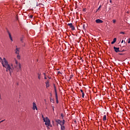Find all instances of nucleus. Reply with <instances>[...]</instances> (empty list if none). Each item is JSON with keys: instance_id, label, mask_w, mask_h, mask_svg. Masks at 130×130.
Returning a JSON list of instances; mask_svg holds the SVG:
<instances>
[{"instance_id": "1", "label": "nucleus", "mask_w": 130, "mask_h": 130, "mask_svg": "<svg viewBox=\"0 0 130 130\" xmlns=\"http://www.w3.org/2000/svg\"><path fill=\"white\" fill-rule=\"evenodd\" d=\"M0 62H2V64L4 67H5L7 69V72H10L11 74L12 69L10 67V65L8 64V61L5 58H4L3 60L0 57Z\"/></svg>"}, {"instance_id": "21", "label": "nucleus", "mask_w": 130, "mask_h": 130, "mask_svg": "<svg viewBox=\"0 0 130 130\" xmlns=\"http://www.w3.org/2000/svg\"><path fill=\"white\" fill-rule=\"evenodd\" d=\"M120 34L124 35L125 32H124V31H120Z\"/></svg>"}, {"instance_id": "24", "label": "nucleus", "mask_w": 130, "mask_h": 130, "mask_svg": "<svg viewBox=\"0 0 130 130\" xmlns=\"http://www.w3.org/2000/svg\"><path fill=\"white\" fill-rule=\"evenodd\" d=\"M116 20L115 19H114L113 20V23H116Z\"/></svg>"}, {"instance_id": "29", "label": "nucleus", "mask_w": 130, "mask_h": 130, "mask_svg": "<svg viewBox=\"0 0 130 130\" xmlns=\"http://www.w3.org/2000/svg\"><path fill=\"white\" fill-rule=\"evenodd\" d=\"M32 17H33V15H30V18H32Z\"/></svg>"}, {"instance_id": "42", "label": "nucleus", "mask_w": 130, "mask_h": 130, "mask_svg": "<svg viewBox=\"0 0 130 130\" xmlns=\"http://www.w3.org/2000/svg\"><path fill=\"white\" fill-rule=\"evenodd\" d=\"M52 101H53V100H51Z\"/></svg>"}, {"instance_id": "27", "label": "nucleus", "mask_w": 130, "mask_h": 130, "mask_svg": "<svg viewBox=\"0 0 130 130\" xmlns=\"http://www.w3.org/2000/svg\"><path fill=\"white\" fill-rule=\"evenodd\" d=\"M17 57H18V59H20V57L19 55H17Z\"/></svg>"}, {"instance_id": "18", "label": "nucleus", "mask_w": 130, "mask_h": 130, "mask_svg": "<svg viewBox=\"0 0 130 130\" xmlns=\"http://www.w3.org/2000/svg\"><path fill=\"white\" fill-rule=\"evenodd\" d=\"M64 123H65V120L64 119H63L61 124L62 125H64Z\"/></svg>"}, {"instance_id": "16", "label": "nucleus", "mask_w": 130, "mask_h": 130, "mask_svg": "<svg viewBox=\"0 0 130 130\" xmlns=\"http://www.w3.org/2000/svg\"><path fill=\"white\" fill-rule=\"evenodd\" d=\"M56 100V103L58 104L59 103L58 100V96H55Z\"/></svg>"}, {"instance_id": "9", "label": "nucleus", "mask_w": 130, "mask_h": 130, "mask_svg": "<svg viewBox=\"0 0 130 130\" xmlns=\"http://www.w3.org/2000/svg\"><path fill=\"white\" fill-rule=\"evenodd\" d=\"M54 90H55V96H58L56 88L55 86H54Z\"/></svg>"}, {"instance_id": "3", "label": "nucleus", "mask_w": 130, "mask_h": 130, "mask_svg": "<svg viewBox=\"0 0 130 130\" xmlns=\"http://www.w3.org/2000/svg\"><path fill=\"white\" fill-rule=\"evenodd\" d=\"M44 122H45V124L47 125H48L49 126H50V120L48 119V118H46V119H45L44 118L43 119Z\"/></svg>"}, {"instance_id": "26", "label": "nucleus", "mask_w": 130, "mask_h": 130, "mask_svg": "<svg viewBox=\"0 0 130 130\" xmlns=\"http://www.w3.org/2000/svg\"><path fill=\"white\" fill-rule=\"evenodd\" d=\"M127 43L130 44V38L128 40Z\"/></svg>"}, {"instance_id": "23", "label": "nucleus", "mask_w": 130, "mask_h": 130, "mask_svg": "<svg viewBox=\"0 0 130 130\" xmlns=\"http://www.w3.org/2000/svg\"><path fill=\"white\" fill-rule=\"evenodd\" d=\"M101 8V5H100L99 8H98V11H99Z\"/></svg>"}, {"instance_id": "20", "label": "nucleus", "mask_w": 130, "mask_h": 130, "mask_svg": "<svg viewBox=\"0 0 130 130\" xmlns=\"http://www.w3.org/2000/svg\"><path fill=\"white\" fill-rule=\"evenodd\" d=\"M23 38H24V37H22V38H20V41H21L22 43L23 42Z\"/></svg>"}, {"instance_id": "35", "label": "nucleus", "mask_w": 130, "mask_h": 130, "mask_svg": "<svg viewBox=\"0 0 130 130\" xmlns=\"http://www.w3.org/2000/svg\"><path fill=\"white\" fill-rule=\"evenodd\" d=\"M123 42H124V41H123V40H122L121 43H123Z\"/></svg>"}, {"instance_id": "38", "label": "nucleus", "mask_w": 130, "mask_h": 130, "mask_svg": "<svg viewBox=\"0 0 130 130\" xmlns=\"http://www.w3.org/2000/svg\"><path fill=\"white\" fill-rule=\"evenodd\" d=\"M82 59V58H81V57H80V59Z\"/></svg>"}, {"instance_id": "25", "label": "nucleus", "mask_w": 130, "mask_h": 130, "mask_svg": "<svg viewBox=\"0 0 130 130\" xmlns=\"http://www.w3.org/2000/svg\"><path fill=\"white\" fill-rule=\"evenodd\" d=\"M61 116L62 117V118L63 119L64 116L62 113L61 114Z\"/></svg>"}, {"instance_id": "15", "label": "nucleus", "mask_w": 130, "mask_h": 130, "mask_svg": "<svg viewBox=\"0 0 130 130\" xmlns=\"http://www.w3.org/2000/svg\"><path fill=\"white\" fill-rule=\"evenodd\" d=\"M106 118H107L106 115H105V116H104V118H103V120L104 121L106 120Z\"/></svg>"}, {"instance_id": "39", "label": "nucleus", "mask_w": 130, "mask_h": 130, "mask_svg": "<svg viewBox=\"0 0 130 130\" xmlns=\"http://www.w3.org/2000/svg\"><path fill=\"white\" fill-rule=\"evenodd\" d=\"M58 73H60V72H58Z\"/></svg>"}, {"instance_id": "10", "label": "nucleus", "mask_w": 130, "mask_h": 130, "mask_svg": "<svg viewBox=\"0 0 130 130\" xmlns=\"http://www.w3.org/2000/svg\"><path fill=\"white\" fill-rule=\"evenodd\" d=\"M38 79L39 80H40L41 79V72L38 73Z\"/></svg>"}, {"instance_id": "34", "label": "nucleus", "mask_w": 130, "mask_h": 130, "mask_svg": "<svg viewBox=\"0 0 130 130\" xmlns=\"http://www.w3.org/2000/svg\"><path fill=\"white\" fill-rule=\"evenodd\" d=\"M5 120H2V121H0V122H1V123H2V122H4Z\"/></svg>"}, {"instance_id": "30", "label": "nucleus", "mask_w": 130, "mask_h": 130, "mask_svg": "<svg viewBox=\"0 0 130 130\" xmlns=\"http://www.w3.org/2000/svg\"><path fill=\"white\" fill-rule=\"evenodd\" d=\"M80 91H81V92H82V93L84 92L83 91V90H82V89H81Z\"/></svg>"}, {"instance_id": "19", "label": "nucleus", "mask_w": 130, "mask_h": 130, "mask_svg": "<svg viewBox=\"0 0 130 130\" xmlns=\"http://www.w3.org/2000/svg\"><path fill=\"white\" fill-rule=\"evenodd\" d=\"M82 96L83 98H84V96H85V93H84V92H82Z\"/></svg>"}, {"instance_id": "11", "label": "nucleus", "mask_w": 130, "mask_h": 130, "mask_svg": "<svg viewBox=\"0 0 130 130\" xmlns=\"http://www.w3.org/2000/svg\"><path fill=\"white\" fill-rule=\"evenodd\" d=\"M116 42V38H115L114 39V40H113V42H112L111 44H114Z\"/></svg>"}, {"instance_id": "43", "label": "nucleus", "mask_w": 130, "mask_h": 130, "mask_svg": "<svg viewBox=\"0 0 130 130\" xmlns=\"http://www.w3.org/2000/svg\"><path fill=\"white\" fill-rule=\"evenodd\" d=\"M0 123H1V122H0Z\"/></svg>"}, {"instance_id": "17", "label": "nucleus", "mask_w": 130, "mask_h": 130, "mask_svg": "<svg viewBox=\"0 0 130 130\" xmlns=\"http://www.w3.org/2000/svg\"><path fill=\"white\" fill-rule=\"evenodd\" d=\"M83 29L86 30L85 24H83Z\"/></svg>"}, {"instance_id": "5", "label": "nucleus", "mask_w": 130, "mask_h": 130, "mask_svg": "<svg viewBox=\"0 0 130 130\" xmlns=\"http://www.w3.org/2000/svg\"><path fill=\"white\" fill-rule=\"evenodd\" d=\"M95 22L98 24L103 23V21L101 20V19H95Z\"/></svg>"}, {"instance_id": "22", "label": "nucleus", "mask_w": 130, "mask_h": 130, "mask_svg": "<svg viewBox=\"0 0 130 130\" xmlns=\"http://www.w3.org/2000/svg\"><path fill=\"white\" fill-rule=\"evenodd\" d=\"M8 34H9V36L10 38H12L11 35V34H10L9 32H8Z\"/></svg>"}, {"instance_id": "2", "label": "nucleus", "mask_w": 130, "mask_h": 130, "mask_svg": "<svg viewBox=\"0 0 130 130\" xmlns=\"http://www.w3.org/2000/svg\"><path fill=\"white\" fill-rule=\"evenodd\" d=\"M15 65L14 67L15 69L17 70V71H19L21 70V64L18 62V61L15 59L14 61Z\"/></svg>"}, {"instance_id": "7", "label": "nucleus", "mask_w": 130, "mask_h": 130, "mask_svg": "<svg viewBox=\"0 0 130 130\" xmlns=\"http://www.w3.org/2000/svg\"><path fill=\"white\" fill-rule=\"evenodd\" d=\"M114 50H115V52L117 53L120 52V51H119V48H116L115 47H114Z\"/></svg>"}, {"instance_id": "6", "label": "nucleus", "mask_w": 130, "mask_h": 130, "mask_svg": "<svg viewBox=\"0 0 130 130\" xmlns=\"http://www.w3.org/2000/svg\"><path fill=\"white\" fill-rule=\"evenodd\" d=\"M56 122L57 123L59 124L60 125V127H61V125H62V121H61L59 119H57V120H56Z\"/></svg>"}, {"instance_id": "37", "label": "nucleus", "mask_w": 130, "mask_h": 130, "mask_svg": "<svg viewBox=\"0 0 130 130\" xmlns=\"http://www.w3.org/2000/svg\"><path fill=\"white\" fill-rule=\"evenodd\" d=\"M44 78H45V79H47V78L46 77V76Z\"/></svg>"}, {"instance_id": "8", "label": "nucleus", "mask_w": 130, "mask_h": 130, "mask_svg": "<svg viewBox=\"0 0 130 130\" xmlns=\"http://www.w3.org/2000/svg\"><path fill=\"white\" fill-rule=\"evenodd\" d=\"M33 110H35L36 109L37 110H38L36 104L35 103H33Z\"/></svg>"}, {"instance_id": "12", "label": "nucleus", "mask_w": 130, "mask_h": 130, "mask_svg": "<svg viewBox=\"0 0 130 130\" xmlns=\"http://www.w3.org/2000/svg\"><path fill=\"white\" fill-rule=\"evenodd\" d=\"M61 130H66L65 126L64 125H61Z\"/></svg>"}, {"instance_id": "14", "label": "nucleus", "mask_w": 130, "mask_h": 130, "mask_svg": "<svg viewBox=\"0 0 130 130\" xmlns=\"http://www.w3.org/2000/svg\"><path fill=\"white\" fill-rule=\"evenodd\" d=\"M19 49L17 48L16 49V54H19Z\"/></svg>"}, {"instance_id": "33", "label": "nucleus", "mask_w": 130, "mask_h": 130, "mask_svg": "<svg viewBox=\"0 0 130 130\" xmlns=\"http://www.w3.org/2000/svg\"><path fill=\"white\" fill-rule=\"evenodd\" d=\"M110 3H112V0H110Z\"/></svg>"}, {"instance_id": "40", "label": "nucleus", "mask_w": 130, "mask_h": 130, "mask_svg": "<svg viewBox=\"0 0 130 130\" xmlns=\"http://www.w3.org/2000/svg\"><path fill=\"white\" fill-rule=\"evenodd\" d=\"M1 95H0V99H1Z\"/></svg>"}, {"instance_id": "13", "label": "nucleus", "mask_w": 130, "mask_h": 130, "mask_svg": "<svg viewBox=\"0 0 130 130\" xmlns=\"http://www.w3.org/2000/svg\"><path fill=\"white\" fill-rule=\"evenodd\" d=\"M49 81H47V82L46 83V86L47 87H49Z\"/></svg>"}, {"instance_id": "31", "label": "nucleus", "mask_w": 130, "mask_h": 130, "mask_svg": "<svg viewBox=\"0 0 130 130\" xmlns=\"http://www.w3.org/2000/svg\"><path fill=\"white\" fill-rule=\"evenodd\" d=\"M52 108H53V112H54V106H52Z\"/></svg>"}, {"instance_id": "32", "label": "nucleus", "mask_w": 130, "mask_h": 130, "mask_svg": "<svg viewBox=\"0 0 130 130\" xmlns=\"http://www.w3.org/2000/svg\"><path fill=\"white\" fill-rule=\"evenodd\" d=\"M74 76L73 75H71L70 77V79H71Z\"/></svg>"}, {"instance_id": "36", "label": "nucleus", "mask_w": 130, "mask_h": 130, "mask_svg": "<svg viewBox=\"0 0 130 130\" xmlns=\"http://www.w3.org/2000/svg\"><path fill=\"white\" fill-rule=\"evenodd\" d=\"M44 75L45 76V77L46 76V74L45 73H44Z\"/></svg>"}, {"instance_id": "4", "label": "nucleus", "mask_w": 130, "mask_h": 130, "mask_svg": "<svg viewBox=\"0 0 130 130\" xmlns=\"http://www.w3.org/2000/svg\"><path fill=\"white\" fill-rule=\"evenodd\" d=\"M68 26H69L73 30H74L75 29V27H74L72 23H68Z\"/></svg>"}, {"instance_id": "28", "label": "nucleus", "mask_w": 130, "mask_h": 130, "mask_svg": "<svg viewBox=\"0 0 130 130\" xmlns=\"http://www.w3.org/2000/svg\"><path fill=\"white\" fill-rule=\"evenodd\" d=\"M10 39L11 41L12 42H13L12 38V37H11V38H10Z\"/></svg>"}, {"instance_id": "41", "label": "nucleus", "mask_w": 130, "mask_h": 130, "mask_svg": "<svg viewBox=\"0 0 130 130\" xmlns=\"http://www.w3.org/2000/svg\"><path fill=\"white\" fill-rule=\"evenodd\" d=\"M52 101H53V100H51Z\"/></svg>"}]
</instances>
